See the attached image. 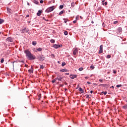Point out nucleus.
Wrapping results in <instances>:
<instances>
[{
  "mask_svg": "<svg viewBox=\"0 0 127 127\" xmlns=\"http://www.w3.org/2000/svg\"><path fill=\"white\" fill-rule=\"evenodd\" d=\"M24 53L26 54V58L28 59V60H34L36 59V57L35 55L31 54L30 51L28 50H26L24 51Z\"/></svg>",
  "mask_w": 127,
  "mask_h": 127,
  "instance_id": "f257e3e1",
  "label": "nucleus"
},
{
  "mask_svg": "<svg viewBox=\"0 0 127 127\" xmlns=\"http://www.w3.org/2000/svg\"><path fill=\"white\" fill-rule=\"evenodd\" d=\"M54 7H55V6H52L49 8H48L46 10V12H47V13H49V12H51V11H53V10H54Z\"/></svg>",
  "mask_w": 127,
  "mask_h": 127,
  "instance_id": "f03ea898",
  "label": "nucleus"
},
{
  "mask_svg": "<svg viewBox=\"0 0 127 127\" xmlns=\"http://www.w3.org/2000/svg\"><path fill=\"white\" fill-rule=\"evenodd\" d=\"M37 59H39L40 61L42 62L45 60V57H44L43 55H39L37 57Z\"/></svg>",
  "mask_w": 127,
  "mask_h": 127,
  "instance_id": "7ed1b4c3",
  "label": "nucleus"
},
{
  "mask_svg": "<svg viewBox=\"0 0 127 127\" xmlns=\"http://www.w3.org/2000/svg\"><path fill=\"white\" fill-rule=\"evenodd\" d=\"M53 47H54L56 49H58V48H60L62 47V44H61V45L54 44L53 45Z\"/></svg>",
  "mask_w": 127,
  "mask_h": 127,
  "instance_id": "20e7f679",
  "label": "nucleus"
},
{
  "mask_svg": "<svg viewBox=\"0 0 127 127\" xmlns=\"http://www.w3.org/2000/svg\"><path fill=\"white\" fill-rule=\"evenodd\" d=\"M103 52V45H100L99 48V54H101Z\"/></svg>",
  "mask_w": 127,
  "mask_h": 127,
  "instance_id": "39448f33",
  "label": "nucleus"
},
{
  "mask_svg": "<svg viewBox=\"0 0 127 127\" xmlns=\"http://www.w3.org/2000/svg\"><path fill=\"white\" fill-rule=\"evenodd\" d=\"M6 40L7 41H8V42H13V40H12V38H11V37L7 38Z\"/></svg>",
  "mask_w": 127,
  "mask_h": 127,
  "instance_id": "423d86ee",
  "label": "nucleus"
},
{
  "mask_svg": "<svg viewBox=\"0 0 127 127\" xmlns=\"http://www.w3.org/2000/svg\"><path fill=\"white\" fill-rule=\"evenodd\" d=\"M69 77L70 79H75V78H77V75L70 74Z\"/></svg>",
  "mask_w": 127,
  "mask_h": 127,
  "instance_id": "0eeeda50",
  "label": "nucleus"
},
{
  "mask_svg": "<svg viewBox=\"0 0 127 127\" xmlns=\"http://www.w3.org/2000/svg\"><path fill=\"white\" fill-rule=\"evenodd\" d=\"M78 49L75 48L73 52V55H76V54H77V52H78Z\"/></svg>",
  "mask_w": 127,
  "mask_h": 127,
  "instance_id": "6e6552de",
  "label": "nucleus"
},
{
  "mask_svg": "<svg viewBox=\"0 0 127 127\" xmlns=\"http://www.w3.org/2000/svg\"><path fill=\"white\" fill-rule=\"evenodd\" d=\"M117 31H118V32L121 34L123 31V29L122 27H119L117 29Z\"/></svg>",
  "mask_w": 127,
  "mask_h": 127,
  "instance_id": "1a4fd4ad",
  "label": "nucleus"
},
{
  "mask_svg": "<svg viewBox=\"0 0 127 127\" xmlns=\"http://www.w3.org/2000/svg\"><path fill=\"white\" fill-rule=\"evenodd\" d=\"M28 71L30 74H31V73H33V67L31 66V67Z\"/></svg>",
  "mask_w": 127,
  "mask_h": 127,
  "instance_id": "9d476101",
  "label": "nucleus"
},
{
  "mask_svg": "<svg viewBox=\"0 0 127 127\" xmlns=\"http://www.w3.org/2000/svg\"><path fill=\"white\" fill-rule=\"evenodd\" d=\"M42 13V10H39L37 13V15H38V16H40L41 15Z\"/></svg>",
  "mask_w": 127,
  "mask_h": 127,
  "instance_id": "9b49d317",
  "label": "nucleus"
},
{
  "mask_svg": "<svg viewBox=\"0 0 127 127\" xmlns=\"http://www.w3.org/2000/svg\"><path fill=\"white\" fill-rule=\"evenodd\" d=\"M61 72H68V70L67 69H62L60 70Z\"/></svg>",
  "mask_w": 127,
  "mask_h": 127,
  "instance_id": "f8f14e48",
  "label": "nucleus"
},
{
  "mask_svg": "<svg viewBox=\"0 0 127 127\" xmlns=\"http://www.w3.org/2000/svg\"><path fill=\"white\" fill-rule=\"evenodd\" d=\"M57 80H58V77L55 78L54 80H52L53 84H54V83L55 82H56V81H57Z\"/></svg>",
  "mask_w": 127,
  "mask_h": 127,
  "instance_id": "ddd939ff",
  "label": "nucleus"
},
{
  "mask_svg": "<svg viewBox=\"0 0 127 127\" xmlns=\"http://www.w3.org/2000/svg\"><path fill=\"white\" fill-rule=\"evenodd\" d=\"M27 29L26 28H24L22 30H21V32H22L23 33H24L26 31Z\"/></svg>",
  "mask_w": 127,
  "mask_h": 127,
  "instance_id": "4468645a",
  "label": "nucleus"
},
{
  "mask_svg": "<svg viewBox=\"0 0 127 127\" xmlns=\"http://www.w3.org/2000/svg\"><path fill=\"white\" fill-rule=\"evenodd\" d=\"M64 12H65V10H62L59 13V15H61L63 14L64 13Z\"/></svg>",
  "mask_w": 127,
  "mask_h": 127,
  "instance_id": "2eb2a0df",
  "label": "nucleus"
},
{
  "mask_svg": "<svg viewBox=\"0 0 127 127\" xmlns=\"http://www.w3.org/2000/svg\"><path fill=\"white\" fill-rule=\"evenodd\" d=\"M4 22V20L2 19H0V24L3 23Z\"/></svg>",
  "mask_w": 127,
  "mask_h": 127,
  "instance_id": "dca6fc26",
  "label": "nucleus"
},
{
  "mask_svg": "<svg viewBox=\"0 0 127 127\" xmlns=\"http://www.w3.org/2000/svg\"><path fill=\"white\" fill-rule=\"evenodd\" d=\"M37 43L36 42V41H33L32 43V44L33 45H34V46H35V45H36Z\"/></svg>",
  "mask_w": 127,
  "mask_h": 127,
  "instance_id": "f3484780",
  "label": "nucleus"
},
{
  "mask_svg": "<svg viewBox=\"0 0 127 127\" xmlns=\"http://www.w3.org/2000/svg\"><path fill=\"white\" fill-rule=\"evenodd\" d=\"M37 51H39V52L42 51V48H39L37 49Z\"/></svg>",
  "mask_w": 127,
  "mask_h": 127,
  "instance_id": "a211bd4d",
  "label": "nucleus"
},
{
  "mask_svg": "<svg viewBox=\"0 0 127 127\" xmlns=\"http://www.w3.org/2000/svg\"><path fill=\"white\" fill-rule=\"evenodd\" d=\"M50 42H51V43H55V40L51 39V40H50Z\"/></svg>",
  "mask_w": 127,
  "mask_h": 127,
  "instance_id": "6ab92c4d",
  "label": "nucleus"
},
{
  "mask_svg": "<svg viewBox=\"0 0 127 127\" xmlns=\"http://www.w3.org/2000/svg\"><path fill=\"white\" fill-rule=\"evenodd\" d=\"M40 68L44 69V66H43V65L40 64Z\"/></svg>",
  "mask_w": 127,
  "mask_h": 127,
  "instance_id": "aec40b11",
  "label": "nucleus"
},
{
  "mask_svg": "<svg viewBox=\"0 0 127 127\" xmlns=\"http://www.w3.org/2000/svg\"><path fill=\"white\" fill-rule=\"evenodd\" d=\"M63 7H64V6L63 5H61L59 6V9H62L63 8Z\"/></svg>",
  "mask_w": 127,
  "mask_h": 127,
  "instance_id": "412c9836",
  "label": "nucleus"
},
{
  "mask_svg": "<svg viewBox=\"0 0 127 127\" xmlns=\"http://www.w3.org/2000/svg\"><path fill=\"white\" fill-rule=\"evenodd\" d=\"M65 65H66V63H65V62H63V63L62 64V67H64V66H65Z\"/></svg>",
  "mask_w": 127,
  "mask_h": 127,
  "instance_id": "4be33fe9",
  "label": "nucleus"
},
{
  "mask_svg": "<svg viewBox=\"0 0 127 127\" xmlns=\"http://www.w3.org/2000/svg\"><path fill=\"white\" fill-rule=\"evenodd\" d=\"M111 57H112V56L110 55H108L107 56L106 58H107V59H110V58H111Z\"/></svg>",
  "mask_w": 127,
  "mask_h": 127,
  "instance_id": "5701e85b",
  "label": "nucleus"
},
{
  "mask_svg": "<svg viewBox=\"0 0 127 127\" xmlns=\"http://www.w3.org/2000/svg\"><path fill=\"white\" fill-rule=\"evenodd\" d=\"M62 79H63V77L60 76V78H58V80H59V81H62Z\"/></svg>",
  "mask_w": 127,
  "mask_h": 127,
  "instance_id": "b1692460",
  "label": "nucleus"
},
{
  "mask_svg": "<svg viewBox=\"0 0 127 127\" xmlns=\"http://www.w3.org/2000/svg\"><path fill=\"white\" fill-rule=\"evenodd\" d=\"M64 35H68V32H67V31H65L64 32Z\"/></svg>",
  "mask_w": 127,
  "mask_h": 127,
  "instance_id": "393cba45",
  "label": "nucleus"
},
{
  "mask_svg": "<svg viewBox=\"0 0 127 127\" xmlns=\"http://www.w3.org/2000/svg\"><path fill=\"white\" fill-rule=\"evenodd\" d=\"M71 6H75V2H73L71 3Z\"/></svg>",
  "mask_w": 127,
  "mask_h": 127,
  "instance_id": "a878e982",
  "label": "nucleus"
},
{
  "mask_svg": "<svg viewBox=\"0 0 127 127\" xmlns=\"http://www.w3.org/2000/svg\"><path fill=\"white\" fill-rule=\"evenodd\" d=\"M117 88H120V87H122V84H118L116 86Z\"/></svg>",
  "mask_w": 127,
  "mask_h": 127,
  "instance_id": "bb28decb",
  "label": "nucleus"
},
{
  "mask_svg": "<svg viewBox=\"0 0 127 127\" xmlns=\"http://www.w3.org/2000/svg\"><path fill=\"white\" fill-rule=\"evenodd\" d=\"M86 99H90V96L89 95H85Z\"/></svg>",
  "mask_w": 127,
  "mask_h": 127,
  "instance_id": "cd10ccee",
  "label": "nucleus"
},
{
  "mask_svg": "<svg viewBox=\"0 0 127 127\" xmlns=\"http://www.w3.org/2000/svg\"><path fill=\"white\" fill-rule=\"evenodd\" d=\"M63 19L64 20V23H67V20H68V19L64 18Z\"/></svg>",
  "mask_w": 127,
  "mask_h": 127,
  "instance_id": "c85d7f7f",
  "label": "nucleus"
},
{
  "mask_svg": "<svg viewBox=\"0 0 127 127\" xmlns=\"http://www.w3.org/2000/svg\"><path fill=\"white\" fill-rule=\"evenodd\" d=\"M83 67H80L79 69H78V70H79V71H83Z\"/></svg>",
  "mask_w": 127,
  "mask_h": 127,
  "instance_id": "c756f323",
  "label": "nucleus"
},
{
  "mask_svg": "<svg viewBox=\"0 0 127 127\" xmlns=\"http://www.w3.org/2000/svg\"><path fill=\"white\" fill-rule=\"evenodd\" d=\"M90 68L92 69V70H93V69H95V66H94L93 65H91Z\"/></svg>",
  "mask_w": 127,
  "mask_h": 127,
  "instance_id": "7c9ffc66",
  "label": "nucleus"
},
{
  "mask_svg": "<svg viewBox=\"0 0 127 127\" xmlns=\"http://www.w3.org/2000/svg\"><path fill=\"white\" fill-rule=\"evenodd\" d=\"M4 62V60L2 58L0 61V63H3Z\"/></svg>",
  "mask_w": 127,
  "mask_h": 127,
  "instance_id": "2f4dec72",
  "label": "nucleus"
},
{
  "mask_svg": "<svg viewBox=\"0 0 127 127\" xmlns=\"http://www.w3.org/2000/svg\"><path fill=\"white\" fill-rule=\"evenodd\" d=\"M119 23V21H115L114 22V24H117V23Z\"/></svg>",
  "mask_w": 127,
  "mask_h": 127,
  "instance_id": "473e14b6",
  "label": "nucleus"
},
{
  "mask_svg": "<svg viewBox=\"0 0 127 127\" xmlns=\"http://www.w3.org/2000/svg\"><path fill=\"white\" fill-rule=\"evenodd\" d=\"M102 93H104V95L106 96L107 95V93H108L107 91L103 92Z\"/></svg>",
  "mask_w": 127,
  "mask_h": 127,
  "instance_id": "72a5a7b5",
  "label": "nucleus"
},
{
  "mask_svg": "<svg viewBox=\"0 0 127 127\" xmlns=\"http://www.w3.org/2000/svg\"><path fill=\"white\" fill-rule=\"evenodd\" d=\"M102 4H105V5H107V4H108V2H105L104 3V2L102 3Z\"/></svg>",
  "mask_w": 127,
  "mask_h": 127,
  "instance_id": "f704fd0d",
  "label": "nucleus"
},
{
  "mask_svg": "<svg viewBox=\"0 0 127 127\" xmlns=\"http://www.w3.org/2000/svg\"><path fill=\"white\" fill-rule=\"evenodd\" d=\"M83 89H82V88L80 87L79 89H78V91L79 92H81Z\"/></svg>",
  "mask_w": 127,
  "mask_h": 127,
  "instance_id": "c9c22d12",
  "label": "nucleus"
},
{
  "mask_svg": "<svg viewBox=\"0 0 127 127\" xmlns=\"http://www.w3.org/2000/svg\"><path fill=\"white\" fill-rule=\"evenodd\" d=\"M103 87H108V84H103Z\"/></svg>",
  "mask_w": 127,
  "mask_h": 127,
  "instance_id": "e433bc0d",
  "label": "nucleus"
},
{
  "mask_svg": "<svg viewBox=\"0 0 127 127\" xmlns=\"http://www.w3.org/2000/svg\"><path fill=\"white\" fill-rule=\"evenodd\" d=\"M19 62L20 63H24V62L23 61H19Z\"/></svg>",
  "mask_w": 127,
  "mask_h": 127,
  "instance_id": "4c0bfd02",
  "label": "nucleus"
},
{
  "mask_svg": "<svg viewBox=\"0 0 127 127\" xmlns=\"http://www.w3.org/2000/svg\"><path fill=\"white\" fill-rule=\"evenodd\" d=\"M16 62H11V63H13V67H14V63Z\"/></svg>",
  "mask_w": 127,
  "mask_h": 127,
  "instance_id": "58836bf2",
  "label": "nucleus"
},
{
  "mask_svg": "<svg viewBox=\"0 0 127 127\" xmlns=\"http://www.w3.org/2000/svg\"><path fill=\"white\" fill-rule=\"evenodd\" d=\"M39 100H40V98H41V94H39Z\"/></svg>",
  "mask_w": 127,
  "mask_h": 127,
  "instance_id": "ea45409f",
  "label": "nucleus"
},
{
  "mask_svg": "<svg viewBox=\"0 0 127 127\" xmlns=\"http://www.w3.org/2000/svg\"><path fill=\"white\" fill-rule=\"evenodd\" d=\"M73 23H77V20H75L73 21Z\"/></svg>",
  "mask_w": 127,
  "mask_h": 127,
  "instance_id": "a19ab883",
  "label": "nucleus"
},
{
  "mask_svg": "<svg viewBox=\"0 0 127 127\" xmlns=\"http://www.w3.org/2000/svg\"><path fill=\"white\" fill-rule=\"evenodd\" d=\"M113 73H114V74H116V73H117V71H116L115 70H113Z\"/></svg>",
  "mask_w": 127,
  "mask_h": 127,
  "instance_id": "79ce46f5",
  "label": "nucleus"
},
{
  "mask_svg": "<svg viewBox=\"0 0 127 127\" xmlns=\"http://www.w3.org/2000/svg\"><path fill=\"white\" fill-rule=\"evenodd\" d=\"M40 3H43V0H41L40 1Z\"/></svg>",
  "mask_w": 127,
  "mask_h": 127,
  "instance_id": "37998d69",
  "label": "nucleus"
},
{
  "mask_svg": "<svg viewBox=\"0 0 127 127\" xmlns=\"http://www.w3.org/2000/svg\"><path fill=\"white\" fill-rule=\"evenodd\" d=\"M35 3H36V4H38V1H35Z\"/></svg>",
  "mask_w": 127,
  "mask_h": 127,
  "instance_id": "c03bdc74",
  "label": "nucleus"
},
{
  "mask_svg": "<svg viewBox=\"0 0 127 127\" xmlns=\"http://www.w3.org/2000/svg\"><path fill=\"white\" fill-rule=\"evenodd\" d=\"M99 82H100V83H102L103 82V80L102 79H99Z\"/></svg>",
  "mask_w": 127,
  "mask_h": 127,
  "instance_id": "a18cd8bd",
  "label": "nucleus"
},
{
  "mask_svg": "<svg viewBox=\"0 0 127 127\" xmlns=\"http://www.w3.org/2000/svg\"><path fill=\"white\" fill-rule=\"evenodd\" d=\"M89 96V99H91L92 98V95H88Z\"/></svg>",
  "mask_w": 127,
  "mask_h": 127,
  "instance_id": "49530a36",
  "label": "nucleus"
},
{
  "mask_svg": "<svg viewBox=\"0 0 127 127\" xmlns=\"http://www.w3.org/2000/svg\"><path fill=\"white\" fill-rule=\"evenodd\" d=\"M87 84H91V82L88 81V82H87Z\"/></svg>",
  "mask_w": 127,
  "mask_h": 127,
  "instance_id": "de8ad7c7",
  "label": "nucleus"
},
{
  "mask_svg": "<svg viewBox=\"0 0 127 127\" xmlns=\"http://www.w3.org/2000/svg\"><path fill=\"white\" fill-rule=\"evenodd\" d=\"M64 85H68V83H67V82H64Z\"/></svg>",
  "mask_w": 127,
  "mask_h": 127,
  "instance_id": "09e8293b",
  "label": "nucleus"
},
{
  "mask_svg": "<svg viewBox=\"0 0 127 127\" xmlns=\"http://www.w3.org/2000/svg\"><path fill=\"white\" fill-rule=\"evenodd\" d=\"M90 94H93V90L90 91Z\"/></svg>",
  "mask_w": 127,
  "mask_h": 127,
  "instance_id": "8fccbe9b",
  "label": "nucleus"
},
{
  "mask_svg": "<svg viewBox=\"0 0 127 127\" xmlns=\"http://www.w3.org/2000/svg\"><path fill=\"white\" fill-rule=\"evenodd\" d=\"M84 78H85V79H88L89 77L87 76H85Z\"/></svg>",
  "mask_w": 127,
  "mask_h": 127,
  "instance_id": "3c124183",
  "label": "nucleus"
},
{
  "mask_svg": "<svg viewBox=\"0 0 127 127\" xmlns=\"http://www.w3.org/2000/svg\"><path fill=\"white\" fill-rule=\"evenodd\" d=\"M26 17H29V14H27V15H26Z\"/></svg>",
  "mask_w": 127,
  "mask_h": 127,
  "instance_id": "603ef678",
  "label": "nucleus"
},
{
  "mask_svg": "<svg viewBox=\"0 0 127 127\" xmlns=\"http://www.w3.org/2000/svg\"><path fill=\"white\" fill-rule=\"evenodd\" d=\"M51 56H53V57H55V56H54V54H52V55H51Z\"/></svg>",
  "mask_w": 127,
  "mask_h": 127,
  "instance_id": "864d4df0",
  "label": "nucleus"
},
{
  "mask_svg": "<svg viewBox=\"0 0 127 127\" xmlns=\"http://www.w3.org/2000/svg\"><path fill=\"white\" fill-rule=\"evenodd\" d=\"M81 92L82 93H84V90H82L81 91Z\"/></svg>",
  "mask_w": 127,
  "mask_h": 127,
  "instance_id": "5fc2aeb1",
  "label": "nucleus"
},
{
  "mask_svg": "<svg viewBox=\"0 0 127 127\" xmlns=\"http://www.w3.org/2000/svg\"><path fill=\"white\" fill-rule=\"evenodd\" d=\"M43 19H44V20H46L45 17H43Z\"/></svg>",
  "mask_w": 127,
  "mask_h": 127,
  "instance_id": "6e6d98bb",
  "label": "nucleus"
},
{
  "mask_svg": "<svg viewBox=\"0 0 127 127\" xmlns=\"http://www.w3.org/2000/svg\"><path fill=\"white\" fill-rule=\"evenodd\" d=\"M76 20H77V19H78V16H76L75 18Z\"/></svg>",
  "mask_w": 127,
  "mask_h": 127,
  "instance_id": "4d7b16f0",
  "label": "nucleus"
},
{
  "mask_svg": "<svg viewBox=\"0 0 127 127\" xmlns=\"http://www.w3.org/2000/svg\"><path fill=\"white\" fill-rule=\"evenodd\" d=\"M80 18L81 19H83V17H82L81 16H80Z\"/></svg>",
  "mask_w": 127,
  "mask_h": 127,
  "instance_id": "13d9d810",
  "label": "nucleus"
},
{
  "mask_svg": "<svg viewBox=\"0 0 127 127\" xmlns=\"http://www.w3.org/2000/svg\"><path fill=\"white\" fill-rule=\"evenodd\" d=\"M67 88H65V89H64L65 92H66V91H67Z\"/></svg>",
  "mask_w": 127,
  "mask_h": 127,
  "instance_id": "bf43d9fd",
  "label": "nucleus"
},
{
  "mask_svg": "<svg viewBox=\"0 0 127 127\" xmlns=\"http://www.w3.org/2000/svg\"><path fill=\"white\" fill-rule=\"evenodd\" d=\"M65 75H69V73H65Z\"/></svg>",
  "mask_w": 127,
  "mask_h": 127,
  "instance_id": "052dcab7",
  "label": "nucleus"
},
{
  "mask_svg": "<svg viewBox=\"0 0 127 127\" xmlns=\"http://www.w3.org/2000/svg\"><path fill=\"white\" fill-rule=\"evenodd\" d=\"M103 84H100L99 86H103Z\"/></svg>",
  "mask_w": 127,
  "mask_h": 127,
  "instance_id": "680f3d73",
  "label": "nucleus"
},
{
  "mask_svg": "<svg viewBox=\"0 0 127 127\" xmlns=\"http://www.w3.org/2000/svg\"><path fill=\"white\" fill-rule=\"evenodd\" d=\"M91 23H94V21H91Z\"/></svg>",
  "mask_w": 127,
  "mask_h": 127,
  "instance_id": "e2e57ef3",
  "label": "nucleus"
},
{
  "mask_svg": "<svg viewBox=\"0 0 127 127\" xmlns=\"http://www.w3.org/2000/svg\"><path fill=\"white\" fill-rule=\"evenodd\" d=\"M105 2V0H102V2Z\"/></svg>",
  "mask_w": 127,
  "mask_h": 127,
  "instance_id": "0e129e2a",
  "label": "nucleus"
},
{
  "mask_svg": "<svg viewBox=\"0 0 127 127\" xmlns=\"http://www.w3.org/2000/svg\"><path fill=\"white\" fill-rule=\"evenodd\" d=\"M49 21L48 19H47V20H46V21Z\"/></svg>",
  "mask_w": 127,
  "mask_h": 127,
  "instance_id": "69168bd1",
  "label": "nucleus"
},
{
  "mask_svg": "<svg viewBox=\"0 0 127 127\" xmlns=\"http://www.w3.org/2000/svg\"><path fill=\"white\" fill-rule=\"evenodd\" d=\"M28 5H29V3H28Z\"/></svg>",
  "mask_w": 127,
  "mask_h": 127,
  "instance_id": "338daca9",
  "label": "nucleus"
},
{
  "mask_svg": "<svg viewBox=\"0 0 127 127\" xmlns=\"http://www.w3.org/2000/svg\"><path fill=\"white\" fill-rule=\"evenodd\" d=\"M61 87H63V85H61Z\"/></svg>",
  "mask_w": 127,
  "mask_h": 127,
  "instance_id": "774afa93",
  "label": "nucleus"
}]
</instances>
